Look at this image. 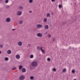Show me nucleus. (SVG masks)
I'll return each mask as SVG.
<instances>
[{
	"label": "nucleus",
	"instance_id": "nucleus-1",
	"mask_svg": "<svg viewBox=\"0 0 80 80\" xmlns=\"http://www.w3.org/2000/svg\"><path fill=\"white\" fill-rule=\"evenodd\" d=\"M32 67H37L38 65V63L36 61H33L32 62Z\"/></svg>",
	"mask_w": 80,
	"mask_h": 80
},
{
	"label": "nucleus",
	"instance_id": "nucleus-2",
	"mask_svg": "<svg viewBox=\"0 0 80 80\" xmlns=\"http://www.w3.org/2000/svg\"><path fill=\"white\" fill-rule=\"evenodd\" d=\"M20 80H23L25 79V76H21L19 77Z\"/></svg>",
	"mask_w": 80,
	"mask_h": 80
},
{
	"label": "nucleus",
	"instance_id": "nucleus-3",
	"mask_svg": "<svg viewBox=\"0 0 80 80\" xmlns=\"http://www.w3.org/2000/svg\"><path fill=\"white\" fill-rule=\"evenodd\" d=\"M10 20L11 19L10 18H8L6 19V21L7 22H10Z\"/></svg>",
	"mask_w": 80,
	"mask_h": 80
},
{
	"label": "nucleus",
	"instance_id": "nucleus-4",
	"mask_svg": "<svg viewBox=\"0 0 80 80\" xmlns=\"http://www.w3.org/2000/svg\"><path fill=\"white\" fill-rule=\"evenodd\" d=\"M18 45L19 46H22V42L21 41H19L18 42Z\"/></svg>",
	"mask_w": 80,
	"mask_h": 80
},
{
	"label": "nucleus",
	"instance_id": "nucleus-5",
	"mask_svg": "<svg viewBox=\"0 0 80 80\" xmlns=\"http://www.w3.org/2000/svg\"><path fill=\"white\" fill-rule=\"evenodd\" d=\"M16 58L17 59H19L20 58V56L19 55H17L16 56Z\"/></svg>",
	"mask_w": 80,
	"mask_h": 80
},
{
	"label": "nucleus",
	"instance_id": "nucleus-6",
	"mask_svg": "<svg viewBox=\"0 0 80 80\" xmlns=\"http://www.w3.org/2000/svg\"><path fill=\"white\" fill-rule=\"evenodd\" d=\"M40 50L43 54H45V52L43 49H42V48H40Z\"/></svg>",
	"mask_w": 80,
	"mask_h": 80
},
{
	"label": "nucleus",
	"instance_id": "nucleus-7",
	"mask_svg": "<svg viewBox=\"0 0 80 80\" xmlns=\"http://www.w3.org/2000/svg\"><path fill=\"white\" fill-rule=\"evenodd\" d=\"M7 53L8 54H10L12 53V51L10 50H8Z\"/></svg>",
	"mask_w": 80,
	"mask_h": 80
},
{
	"label": "nucleus",
	"instance_id": "nucleus-8",
	"mask_svg": "<svg viewBox=\"0 0 80 80\" xmlns=\"http://www.w3.org/2000/svg\"><path fill=\"white\" fill-rule=\"evenodd\" d=\"M18 15H22V12L21 11H18Z\"/></svg>",
	"mask_w": 80,
	"mask_h": 80
},
{
	"label": "nucleus",
	"instance_id": "nucleus-9",
	"mask_svg": "<svg viewBox=\"0 0 80 80\" xmlns=\"http://www.w3.org/2000/svg\"><path fill=\"white\" fill-rule=\"evenodd\" d=\"M44 28L45 29H48L49 28V27L48 25H46L44 26Z\"/></svg>",
	"mask_w": 80,
	"mask_h": 80
},
{
	"label": "nucleus",
	"instance_id": "nucleus-10",
	"mask_svg": "<svg viewBox=\"0 0 80 80\" xmlns=\"http://www.w3.org/2000/svg\"><path fill=\"white\" fill-rule=\"evenodd\" d=\"M22 72L23 73H25V72H26V69L25 68H22Z\"/></svg>",
	"mask_w": 80,
	"mask_h": 80
},
{
	"label": "nucleus",
	"instance_id": "nucleus-11",
	"mask_svg": "<svg viewBox=\"0 0 80 80\" xmlns=\"http://www.w3.org/2000/svg\"><path fill=\"white\" fill-rule=\"evenodd\" d=\"M46 16L47 17H50V13H47Z\"/></svg>",
	"mask_w": 80,
	"mask_h": 80
},
{
	"label": "nucleus",
	"instance_id": "nucleus-12",
	"mask_svg": "<svg viewBox=\"0 0 80 80\" xmlns=\"http://www.w3.org/2000/svg\"><path fill=\"white\" fill-rule=\"evenodd\" d=\"M67 72V69L66 68H65L63 69L62 72Z\"/></svg>",
	"mask_w": 80,
	"mask_h": 80
},
{
	"label": "nucleus",
	"instance_id": "nucleus-13",
	"mask_svg": "<svg viewBox=\"0 0 80 80\" xmlns=\"http://www.w3.org/2000/svg\"><path fill=\"white\" fill-rule=\"evenodd\" d=\"M22 67H23V66H22L21 65L19 66V70H21V69L22 68Z\"/></svg>",
	"mask_w": 80,
	"mask_h": 80
},
{
	"label": "nucleus",
	"instance_id": "nucleus-14",
	"mask_svg": "<svg viewBox=\"0 0 80 80\" xmlns=\"http://www.w3.org/2000/svg\"><path fill=\"white\" fill-rule=\"evenodd\" d=\"M37 28H40V25L38 24L37 25Z\"/></svg>",
	"mask_w": 80,
	"mask_h": 80
},
{
	"label": "nucleus",
	"instance_id": "nucleus-15",
	"mask_svg": "<svg viewBox=\"0 0 80 80\" xmlns=\"http://www.w3.org/2000/svg\"><path fill=\"white\" fill-rule=\"evenodd\" d=\"M30 58H33L34 57V56L32 54L30 55Z\"/></svg>",
	"mask_w": 80,
	"mask_h": 80
},
{
	"label": "nucleus",
	"instance_id": "nucleus-16",
	"mask_svg": "<svg viewBox=\"0 0 80 80\" xmlns=\"http://www.w3.org/2000/svg\"><path fill=\"white\" fill-rule=\"evenodd\" d=\"M62 7H63V6L62 5H61V4L59 5V8H62Z\"/></svg>",
	"mask_w": 80,
	"mask_h": 80
},
{
	"label": "nucleus",
	"instance_id": "nucleus-17",
	"mask_svg": "<svg viewBox=\"0 0 80 80\" xmlns=\"http://www.w3.org/2000/svg\"><path fill=\"white\" fill-rule=\"evenodd\" d=\"M23 23V21H20L19 22V24H22Z\"/></svg>",
	"mask_w": 80,
	"mask_h": 80
},
{
	"label": "nucleus",
	"instance_id": "nucleus-18",
	"mask_svg": "<svg viewBox=\"0 0 80 80\" xmlns=\"http://www.w3.org/2000/svg\"><path fill=\"white\" fill-rule=\"evenodd\" d=\"M37 36H38V37H40V33H37Z\"/></svg>",
	"mask_w": 80,
	"mask_h": 80
},
{
	"label": "nucleus",
	"instance_id": "nucleus-19",
	"mask_svg": "<svg viewBox=\"0 0 80 80\" xmlns=\"http://www.w3.org/2000/svg\"><path fill=\"white\" fill-rule=\"evenodd\" d=\"M19 8L20 10H22L23 9V7L22 6H19L18 7Z\"/></svg>",
	"mask_w": 80,
	"mask_h": 80
},
{
	"label": "nucleus",
	"instance_id": "nucleus-20",
	"mask_svg": "<svg viewBox=\"0 0 80 80\" xmlns=\"http://www.w3.org/2000/svg\"><path fill=\"white\" fill-rule=\"evenodd\" d=\"M33 78H34V77H33V76H31L30 77V79L31 80H33Z\"/></svg>",
	"mask_w": 80,
	"mask_h": 80
},
{
	"label": "nucleus",
	"instance_id": "nucleus-21",
	"mask_svg": "<svg viewBox=\"0 0 80 80\" xmlns=\"http://www.w3.org/2000/svg\"><path fill=\"white\" fill-rule=\"evenodd\" d=\"M5 60L6 61H8V58L7 57H6L5 58Z\"/></svg>",
	"mask_w": 80,
	"mask_h": 80
},
{
	"label": "nucleus",
	"instance_id": "nucleus-22",
	"mask_svg": "<svg viewBox=\"0 0 80 80\" xmlns=\"http://www.w3.org/2000/svg\"><path fill=\"white\" fill-rule=\"evenodd\" d=\"M72 72L73 73H75V70L73 69L72 70Z\"/></svg>",
	"mask_w": 80,
	"mask_h": 80
},
{
	"label": "nucleus",
	"instance_id": "nucleus-23",
	"mask_svg": "<svg viewBox=\"0 0 80 80\" xmlns=\"http://www.w3.org/2000/svg\"><path fill=\"white\" fill-rule=\"evenodd\" d=\"M52 70L54 72H56L57 71V70L56 69V68H54L52 69Z\"/></svg>",
	"mask_w": 80,
	"mask_h": 80
},
{
	"label": "nucleus",
	"instance_id": "nucleus-24",
	"mask_svg": "<svg viewBox=\"0 0 80 80\" xmlns=\"http://www.w3.org/2000/svg\"><path fill=\"white\" fill-rule=\"evenodd\" d=\"M37 49L38 50H40V47L39 46H38Z\"/></svg>",
	"mask_w": 80,
	"mask_h": 80
},
{
	"label": "nucleus",
	"instance_id": "nucleus-25",
	"mask_svg": "<svg viewBox=\"0 0 80 80\" xmlns=\"http://www.w3.org/2000/svg\"><path fill=\"white\" fill-rule=\"evenodd\" d=\"M29 3H32V2H33V0H29Z\"/></svg>",
	"mask_w": 80,
	"mask_h": 80
},
{
	"label": "nucleus",
	"instance_id": "nucleus-26",
	"mask_svg": "<svg viewBox=\"0 0 80 80\" xmlns=\"http://www.w3.org/2000/svg\"><path fill=\"white\" fill-rule=\"evenodd\" d=\"M44 21L45 22H46L47 21V19H46V18H44Z\"/></svg>",
	"mask_w": 80,
	"mask_h": 80
},
{
	"label": "nucleus",
	"instance_id": "nucleus-27",
	"mask_svg": "<svg viewBox=\"0 0 80 80\" xmlns=\"http://www.w3.org/2000/svg\"><path fill=\"white\" fill-rule=\"evenodd\" d=\"M5 3H8V0H6L5 1Z\"/></svg>",
	"mask_w": 80,
	"mask_h": 80
},
{
	"label": "nucleus",
	"instance_id": "nucleus-28",
	"mask_svg": "<svg viewBox=\"0 0 80 80\" xmlns=\"http://www.w3.org/2000/svg\"><path fill=\"white\" fill-rule=\"evenodd\" d=\"M51 60L50 58H48L47 59V60L48 62H50V61Z\"/></svg>",
	"mask_w": 80,
	"mask_h": 80
},
{
	"label": "nucleus",
	"instance_id": "nucleus-29",
	"mask_svg": "<svg viewBox=\"0 0 80 80\" xmlns=\"http://www.w3.org/2000/svg\"><path fill=\"white\" fill-rule=\"evenodd\" d=\"M15 69H16V67H14L12 69V70H14Z\"/></svg>",
	"mask_w": 80,
	"mask_h": 80
},
{
	"label": "nucleus",
	"instance_id": "nucleus-30",
	"mask_svg": "<svg viewBox=\"0 0 80 80\" xmlns=\"http://www.w3.org/2000/svg\"><path fill=\"white\" fill-rule=\"evenodd\" d=\"M3 47V45L2 44L0 45V48H2Z\"/></svg>",
	"mask_w": 80,
	"mask_h": 80
},
{
	"label": "nucleus",
	"instance_id": "nucleus-31",
	"mask_svg": "<svg viewBox=\"0 0 80 80\" xmlns=\"http://www.w3.org/2000/svg\"><path fill=\"white\" fill-rule=\"evenodd\" d=\"M48 37L49 38H50L51 37V35L50 34H49L48 35Z\"/></svg>",
	"mask_w": 80,
	"mask_h": 80
},
{
	"label": "nucleus",
	"instance_id": "nucleus-32",
	"mask_svg": "<svg viewBox=\"0 0 80 80\" xmlns=\"http://www.w3.org/2000/svg\"><path fill=\"white\" fill-rule=\"evenodd\" d=\"M55 38H53V39L52 41L53 42H55Z\"/></svg>",
	"mask_w": 80,
	"mask_h": 80
},
{
	"label": "nucleus",
	"instance_id": "nucleus-33",
	"mask_svg": "<svg viewBox=\"0 0 80 80\" xmlns=\"http://www.w3.org/2000/svg\"><path fill=\"white\" fill-rule=\"evenodd\" d=\"M51 1L52 2H54L55 1V0H51Z\"/></svg>",
	"mask_w": 80,
	"mask_h": 80
},
{
	"label": "nucleus",
	"instance_id": "nucleus-34",
	"mask_svg": "<svg viewBox=\"0 0 80 80\" xmlns=\"http://www.w3.org/2000/svg\"><path fill=\"white\" fill-rule=\"evenodd\" d=\"M40 28H43V26L42 25H40Z\"/></svg>",
	"mask_w": 80,
	"mask_h": 80
},
{
	"label": "nucleus",
	"instance_id": "nucleus-35",
	"mask_svg": "<svg viewBox=\"0 0 80 80\" xmlns=\"http://www.w3.org/2000/svg\"><path fill=\"white\" fill-rule=\"evenodd\" d=\"M29 13H32V11H29Z\"/></svg>",
	"mask_w": 80,
	"mask_h": 80
},
{
	"label": "nucleus",
	"instance_id": "nucleus-36",
	"mask_svg": "<svg viewBox=\"0 0 80 80\" xmlns=\"http://www.w3.org/2000/svg\"><path fill=\"white\" fill-rule=\"evenodd\" d=\"M10 7L9 6H7V8H9Z\"/></svg>",
	"mask_w": 80,
	"mask_h": 80
},
{
	"label": "nucleus",
	"instance_id": "nucleus-37",
	"mask_svg": "<svg viewBox=\"0 0 80 80\" xmlns=\"http://www.w3.org/2000/svg\"><path fill=\"white\" fill-rule=\"evenodd\" d=\"M71 46H70L68 48L69 49H71Z\"/></svg>",
	"mask_w": 80,
	"mask_h": 80
},
{
	"label": "nucleus",
	"instance_id": "nucleus-38",
	"mask_svg": "<svg viewBox=\"0 0 80 80\" xmlns=\"http://www.w3.org/2000/svg\"><path fill=\"white\" fill-rule=\"evenodd\" d=\"M42 37V34H40V37Z\"/></svg>",
	"mask_w": 80,
	"mask_h": 80
},
{
	"label": "nucleus",
	"instance_id": "nucleus-39",
	"mask_svg": "<svg viewBox=\"0 0 80 80\" xmlns=\"http://www.w3.org/2000/svg\"><path fill=\"white\" fill-rule=\"evenodd\" d=\"M28 45L30 47L31 46V44H28Z\"/></svg>",
	"mask_w": 80,
	"mask_h": 80
},
{
	"label": "nucleus",
	"instance_id": "nucleus-40",
	"mask_svg": "<svg viewBox=\"0 0 80 80\" xmlns=\"http://www.w3.org/2000/svg\"><path fill=\"white\" fill-rule=\"evenodd\" d=\"M1 53H2V51H0V54H1Z\"/></svg>",
	"mask_w": 80,
	"mask_h": 80
},
{
	"label": "nucleus",
	"instance_id": "nucleus-41",
	"mask_svg": "<svg viewBox=\"0 0 80 80\" xmlns=\"http://www.w3.org/2000/svg\"><path fill=\"white\" fill-rule=\"evenodd\" d=\"M12 30H15V29H12Z\"/></svg>",
	"mask_w": 80,
	"mask_h": 80
},
{
	"label": "nucleus",
	"instance_id": "nucleus-42",
	"mask_svg": "<svg viewBox=\"0 0 80 80\" xmlns=\"http://www.w3.org/2000/svg\"><path fill=\"white\" fill-rule=\"evenodd\" d=\"M76 4H77L76 3H75V5H76Z\"/></svg>",
	"mask_w": 80,
	"mask_h": 80
},
{
	"label": "nucleus",
	"instance_id": "nucleus-43",
	"mask_svg": "<svg viewBox=\"0 0 80 80\" xmlns=\"http://www.w3.org/2000/svg\"><path fill=\"white\" fill-rule=\"evenodd\" d=\"M41 48H42V47Z\"/></svg>",
	"mask_w": 80,
	"mask_h": 80
}]
</instances>
